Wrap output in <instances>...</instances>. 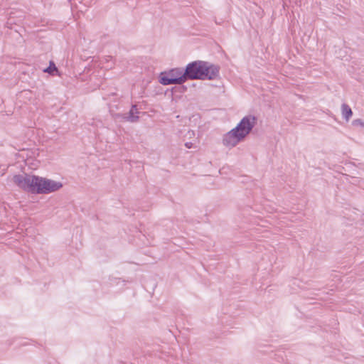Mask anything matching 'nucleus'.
<instances>
[{
    "instance_id": "nucleus-10",
    "label": "nucleus",
    "mask_w": 364,
    "mask_h": 364,
    "mask_svg": "<svg viewBox=\"0 0 364 364\" xmlns=\"http://www.w3.org/2000/svg\"><path fill=\"white\" fill-rule=\"evenodd\" d=\"M26 344V342H23V343H22V342H18V345H20V346H25Z\"/></svg>"
},
{
    "instance_id": "nucleus-11",
    "label": "nucleus",
    "mask_w": 364,
    "mask_h": 364,
    "mask_svg": "<svg viewBox=\"0 0 364 364\" xmlns=\"http://www.w3.org/2000/svg\"><path fill=\"white\" fill-rule=\"evenodd\" d=\"M188 134L191 136V135H194V132L193 131H189L188 132Z\"/></svg>"
},
{
    "instance_id": "nucleus-4",
    "label": "nucleus",
    "mask_w": 364,
    "mask_h": 364,
    "mask_svg": "<svg viewBox=\"0 0 364 364\" xmlns=\"http://www.w3.org/2000/svg\"><path fill=\"white\" fill-rule=\"evenodd\" d=\"M186 80V70L181 68H172L167 72H161L159 77V82L163 85H182Z\"/></svg>"
},
{
    "instance_id": "nucleus-7",
    "label": "nucleus",
    "mask_w": 364,
    "mask_h": 364,
    "mask_svg": "<svg viewBox=\"0 0 364 364\" xmlns=\"http://www.w3.org/2000/svg\"><path fill=\"white\" fill-rule=\"evenodd\" d=\"M44 73H47L52 76L59 75V71L55 63L53 60L49 62V65L43 69Z\"/></svg>"
},
{
    "instance_id": "nucleus-8",
    "label": "nucleus",
    "mask_w": 364,
    "mask_h": 364,
    "mask_svg": "<svg viewBox=\"0 0 364 364\" xmlns=\"http://www.w3.org/2000/svg\"><path fill=\"white\" fill-rule=\"evenodd\" d=\"M352 124L354 126V127H360L364 129V121H363L362 119H354L353 122H352Z\"/></svg>"
},
{
    "instance_id": "nucleus-6",
    "label": "nucleus",
    "mask_w": 364,
    "mask_h": 364,
    "mask_svg": "<svg viewBox=\"0 0 364 364\" xmlns=\"http://www.w3.org/2000/svg\"><path fill=\"white\" fill-rule=\"evenodd\" d=\"M341 112H342V116L344 119L346 121H348L349 119L353 115V111L350 106L346 103L342 104L341 105Z\"/></svg>"
},
{
    "instance_id": "nucleus-2",
    "label": "nucleus",
    "mask_w": 364,
    "mask_h": 364,
    "mask_svg": "<svg viewBox=\"0 0 364 364\" xmlns=\"http://www.w3.org/2000/svg\"><path fill=\"white\" fill-rule=\"evenodd\" d=\"M187 80H213L220 75V67L208 61L195 60L185 68Z\"/></svg>"
},
{
    "instance_id": "nucleus-5",
    "label": "nucleus",
    "mask_w": 364,
    "mask_h": 364,
    "mask_svg": "<svg viewBox=\"0 0 364 364\" xmlns=\"http://www.w3.org/2000/svg\"><path fill=\"white\" fill-rule=\"evenodd\" d=\"M138 114L139 112L137 110L136 105H134L131 107V109L128 112L127 116L124 117V119L130 122H136L139 119Z\"/></svg>"
},
{
    "instance_id": "nucleus-3",
    "label": "nucleus",
    "mask_w": 364,
    "mask_h": 364,
    "mask_svg": "<svg viewBox=\"0 0 364 364\" xmlns=\"http://www.w3.org/2000/svg\"><path fill=\"white\" fill-rule=\"evenodd\" d=\"M256 122L257 118L254 115L244 117L235 128L223 135V144L228 148L235 146L250 133Z\"/></svg>"
},
{
    "instance_id": "nucleus-1",
    "label": "nucleus",
    "mask_w": 364,
    "mask_h": 364,
    "mask_svg": "<svg viewBox=\"0 0 364 364\" xmlns=\"http://www.w3.org/2000/svg\"><path fill=\"white\" fill-rule=\"evenodd\" d=\"M13 180L20 188L32 194H48L63 186L59 181L26 173L15 175Z\"/></svg>"
},
{
    "instance_id": "nucleus-12",
    "label": "nucleus",
    "mask_w": 364,
    "mask_h": 364,
    "mask_svg": "<svg viewBox=\"0 0 364 364\" xmlns=\"http://www.w3.org/2000/svg\"><path fill=\"white\" fill-rule=\"evenodd\" d=\"M69 1H71L72 0H68Z\"/></svg>"
},
{
    "instance_id": "nucleus-9",
    "label": "nucleus",
    "mask_w": 364,
    "mask_h": 364,
    "mask_svg": "<svg viewBox=\"0 0 364 364\" xmlns=\"http://www.w3.org/2000/svg\"><path fill=\"white\" fill-rule=\"evenodd\" d=\"M193 143L192 142H190V141H188V142H186L185 143V146L187 148V149H191L193 147Z\"/></svg>"
}]
</instances>
